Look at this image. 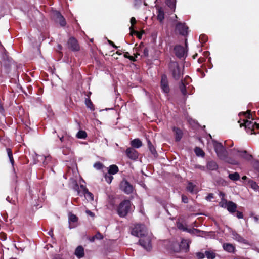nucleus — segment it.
<instances>
[{
	"instance_id": "f257e3e1",
	"label": "nucleus",
	"mask_w": 259,
	"mask_h": 259,
	"mask_svg": "<svg viewBox=\"0 0 259 259\" xmlns=\"http://www.w3.org/2000/svg\"><path fill=\"white\" fill-rule=\"evenodd\" d=\"M132 209L131 203L130 200H125L121 202L118 208V213L120 217H124L130 212Z\"/></svg>"
},
{
	"instance_id": "f03ea898",
	"label": "nucleus",
	"mask_w": 259,
	"mask_h": 259,
	"mask_svg": "<svg viewBox=\"0 0 259 259\" xmlns=\"http://www.w3.org/2000/svg\"><path fill=\"white\" fill-rule=\"evenodd\" d=\"M213 146L218 157L222 160H225L227 157V152L221 143L217 141H212Z\"/></svg>"
},
{
	"instance_id": "7ed1b4c3",
	"label": "nucleus",
	"mask_w": 259,
	"mask_h": 259,
	"mask_svg": "<svg viewBox=\"0 0 259 259\" xmlns=\"http://www.w3.org/2000/svg\"><path fill=\"white\" fill-rule=\"evenodd\" d=\"M169 68L172 76L176 79H178L182 74V71L178 63L176 62H171L169 64Z\"/></svg>"
},
{
	"instance_id": "20e7f679",
	"label": "nucleus",
	"mask_w": 259,
	"mask_h": 259,
	"mask_svg": "<svg viewBox=\"0 0 259 259\" xmlns=\"http://www.w3.org/2000/svg\"><path fill=\"white\" fill-rule=\"evenodd\" d=\"M147 232L146 227L142 224H137L135 226L132 230V234L140 237H144Z\"/></svg>"
},
{
	"instance_id": "39448f33",
	"label": "nucleus",
	"mask_w": 259,
	"mask_h": 259,
	"mask_svg": "<svg viewBox=\"0 0 259 259\" xmlns=\"http://www.w3.org/2000/svg\"><path fill=\"white\" fill-rule=\"evenodd\" d=\"M140 245L147 250H150L152 246L151 239L149 236H144L140 238L139 240Z\"/></svg>"
},
{
	"instance_id": "423d86ee",
	"label": "nucleus",
	"mask_w": 259,
	"mask_h": 259,
	"mask_svg": "<svg viewBox=\"0 0 259 259\" xmlns=\"http://www.w3.org/2000/svg\"><path fill=\"white\" fill-rule=\"evenodd\" d=\"M243 123H240V126H244L246 128H248L251 130V134H254V132H253V131L254 130L255 127H256L257 128H259V124H255L254 122H253L252 121H249L247 119H243Z\"/></svg>"
},
{
	"instance_id": "0eeeda50",
	"label": "nucleus",
	"mask_w": 259,
	"mask_h": 259,
	"mask_svg": "<svg viewBox=\"0 0 259 259\" xmlns=\"http://www.w3.org/2000/svg\"><path fill=\"white\" fill-rule=\"evenodd\" d=\"M121 190L125 193L128 194L133 192V187L128 182L126 181H123L120 184Z\"/></svg>"
},
{
	"instance_id": "6e6552de",
	"label": "nucleus",
	"mask_w": 259,
	"mask_h": 259,
	"mask_svg": "<svg viewBox=\"0 0 259 259\" xmlns=\"http://www.w3.org/2000/svg\"><path fill=\"white\" fill-rule=\"evenodd\" d=\"M78 218L76 215L69 212L68 214V222L69 224V228L72 229L76 226V224L77 223Z\"/></svg>"
},
{
	"instance_id": "1a4fd4ad",
	"label": "nucleus",
	"mask_w": 259,
	"mask_h": 259,
	"mask_svg": "<svg viewBox=\"0 0 259 259\" xmlns=\"http://www.w3.org/2000/svg\"><path fill=\"white\" fill-rule=\"evenodd\" d=\"M161 88L163 92L165 93H168L169 91L167 77L164 75H162L161 77Z\"/></svg>"
},
{
	"instance_id": "9d476101",
	"label": "nucleus",
	"mask_w": 259,
	"mask_h": 259,
	"mask_svg": "<svg viewBox=\"0 0 259 259\" xmlns=\"http://www.w3.org/2000/svg\"><path fill=\"white\" fill-rule=\"evenodd\" d=\"M127 156L133 160H135L138 157V153L137 151L132 148H128L126 150Z\"/></svg>"
},
{
	"instance_id": "9b49d317",
	"label": "nucleus",
	"mask_w": 259,
	"mask_h": 259,
	"mask_svg": "<svg viewBox=\"0 0 259 259\" xmlns=\"http://www.w3.org/2000/svg\"><path fill=\"white\" fill-rule=\"evenodd\" d=\"M188 29V28L185 24L179 23L176 25V30L183 35H185L187 34Z\"/></svg>"
},
{
	"instance_id": "f8f14e48",
	"label": "nucleus",
	"mask_w": 259,
	"mask_h": 259,
	"mask_svg": "<svg viewBox=\"0 0 259 259\" xmlns=\"http://www.w3.org/2000/svg\"><path fill=\"white\" fill-rule=\"evenodd\" d=\"M68 47L73 51H77L79 49L77 40L74 38H70L68 41Z\"/></svg>"
},
{
	"instance_id": "ddd939ff",
	"label": "nucleus",
	"mask_w": 259,
	"mask_h": 259,
	"mask_svg": "<svg viewBox=\"0 0 259 259\" xmlns=\"http://www.w3.org/2000/svg\"><path fill=\"white\" fill-rule=\"evenodd\" d=\"M175 52L176 55L179 58H182L184 56L185 54V51L184 48L181 46H177L175 48Z\"/></svg>"
},
{
	"instance_id": "4468645a",
	"label": "nucleus",
	"mask_w": 259,
	"mask_h": 259,
	"mask_svg": "<svg viewBox=\"0 0 259 259\" xmlns=\"http://www.w3.org/2000/svg\"><path fill=\"white\" fill-rule=\"evenodd\" d=\"M189 243L188 240L182 239L180 244V249L185 251H188L189 248Z\"/></svg>"
},
{
	"instance_id": "2eb2a0df",
	"label": "nucleus",
	"mask_w": 259,
	"mask_h": 259,
	"mask_svg": "<svg viewBox=\"0 0 259 259\" xmlns=\"http://www.w3.org/2000/svg\"><path fill=\"white\" fill-rule=\"evenodd\" d=\"M226 209L230 213L235 212L237 209V205L232 201H229Z\"/></svg>"
},
{
	"instance_id": "dca6fc26",
	"label": "nucleus",
	"mask_w": 259,
	"mask_h": 259,
	"mask_svg": "<svg viewBox=\"0 0 259 259\" xmlns=\"http://www.w3.org/2000/svg\"><path fill=\"white\" fill-rule=\"evenodd\" d=\"M75 255L79 258L84 256V249L81 246H78L75 251Z\"/></svg>"
},
{
	"instance_id": "f3484780",
	"label": "nucleus",
	"mask_w": 259,
	"mask_h": 259,
	"mask_svg": "<svg viewBox=\"0 0 259 259\" xmlns=\"http://www.w3.org/2000/svg\"><path fill=\"white\" fill-rule=\"evenodd\" d=\"M55 15L56 16L57 21L60 23L61 26H65L66 22L63 17L58 12H55Z\"/></svg>"
},
{
	"instance_id": "a211bd4d",
	"label": "nucleus",
	"mask_w": 259,
	"mask_h": 259,
	"mask_svg": "<svg viewBox=\"0 0 259 259\" xmlns=\"http://www.w3.org/2000/svg\"><path fill=\"white\" fill-rule=\"evenodd\" d=\"M132 146L136 148H139L142 145V143L139 139H135L131 141Z\"/></svg>"
},
{
	"instance_id": "6ab92c4d",
	"label": "nucleus",
	"mask_w": 259,
	"mask_h": 259,
	"mask_svg": "<svg viewBox=\"0 0 259 259\" xmlns=\"http://www.w3.org/2000/svg\"><path fill=\"white\" fill-rule=\"evenodd\" d=\"M76 189L77 194L79 196H82L83 194H84L85 191L88 190L86 187L83 185H80V186L76 185Z\"/></svg>"
},
{
	"instance_id": "aec40b11",
	"label": "nucleus",
	"mask_w": 259,
	"mask_h": 259,
	"mask_svg": "<svg viewBox=\"0 0 259 259\" xmlns=\"http://www.w3.org/2000/svg\"><path fill=\"white\" fill-rule=\"evenodd\" d=\"M247 184L254 191H257L259 190V186L255 182L249 179L248 180Z\"/></svg>"
},
{
	"instance_id": "412c9836",
	"label": "nucleus",
	"mask_w": 259,
	"mask_h": 259,
	"mask_svg": "<svg viewBox=\"0 0 259 259\" xmlns=\"http://www.w3.org/2000/svg\"><path fill=\"white\" fill-rule=\"evenodd\" d=\"M223 247L225 250L229 252H233L235 249V247L230 243H224Z\"/></svg>"
},
{
	"instance_id": "4be33fe9",
	"label": "nucleus",
	"mask_w": 259,
	"mask_h": 259,
	"mask_svg": "<svg viewBox=\"0 0 259 259\" xmlns=\"http://www.w3.org/2000/svg\"><path fill=\"white\" fill-rule=\"evenodd\" d=\"M157 19L161 22L164 19V13L162 8H158L157 9Z\"/></svg>"
},
{
	"instance_id": "5701e85b",
	"label": "nucleus",
	"mask_w": 259,
	"mask_h": 259,
	"mask_svg": "<svg viewBox=\"0 0 259 259\" xmlns=\"http://www.w3.org/2000/svg\"><path fill=\"white\" fill-rule=\"evenodd\" d=\"M173 131L175 134L176 141H180L182 137V131L176 127H174Z\"/></svg>"
},
{
	"instance_id": "b1692460",
	"label": "nucleus",
	"mask_w": 259,
	"mask_h": 259,
	"mask_svg": "<svg viewBox=\"0 0 259 259\" xmlns=\"http://www.w3.org/2000/svg\"><path fill=\"white\" fill-rule=\"evenodd\" d=\"M137 49L139 52L143 50L142 56L145 57H147L148 56V50L147 48L144 47L143 44L141 43L139 45V48Z\"/></svg>"
},
{
	"instance_id": "393cba45",
	"label": "nucleus",
	"mask_w": 259,
	"mask_h": 259,
	"mask_svg": "<svg viewBox=\"0 0 259 259\" xmlns=\"http://www.w3.org/2000/svg\"><path fill=\"white\" fill-rule=\"evenodd\" d=\"M207 167L209 170H214L217 169L218 166L215 162L211 161L208 162L207 164Z\"/></svg>"
},
{
	"instance_id": "a878e982",
	"label": "nucleus",
	"mask_w": 259,
	"mask_h": 259,
	"mask_svg": "<svg viewBox=\"0 0 259 259\" xmlns=\"http://www.w3.org/2000/svg\"><path fill=\"white\" fill-rule=\"evenodd\" d=\"M118 171V168L115 165H112L109 167L108 170L109 174L114 175Z\"/></svg>"
},
{
	"instance_id": "bb28decb",
	"label": "nucleus",
	"mask_w": 259,
	"mask_h": 259,
	"mask_svg": "<svg viewBox=\"0 0 259 259\" xmlns=\"http://www.w3.org/2000/svg\"><path fill=\"white\" fill-rule=\"evenodd\" d=\"M233 238L234 240L239 242H244L245 240L239 235H238L236 232H233L232 233Z\"/></svg>"
},
{
	"instance_id": "cd10ccee",
	"label": "nucleus",
	"mask_w": 259,
	"mask_h": 259,
	"mask_svg": "<svg viewBox=\"0 0 259 259\" xmlns=\"http://www.w3.org/2000/svg\"><path fill=\"white\" fill-rule=\"evenodd\" d=\"M76 137L78 139H85L87 137V134L84 131L80 130L76 134Z\"/></svg>"
},
{
	"instance_id": "c85d7f7f",
	"label": "nucleus",
	"mask_w": 259,
	"mask_h": 259,
	"mask_svg": "<svg viewBox=\"0 0 259 259\" xmlns=\"http://www.w3.org/2000/svg\"><path fill=\"white\" fill-rule=\"evenodd\" d=\"M229 178L232 181L238 180L240 178V176L238 172H234L229 175Z\"/></svg>"
},
{
	"instance_id": "c756f323",
	"label": "nucleus",
	"mask_w": 259,
	"mask_h": 259,
	"mask_svg": "<svg viewBox=\"0 0 259 259\" xmlns=\"http://www.w3.org/2000/svg\"><path fill=\"white\" fill-rule=\"evenodd\" d=\"M176 0H166V5L171 9L175 10Z\"/></svg>"
},
{
	"instance_id": "7c9ffc66",
	"label": "nucleus",
	"mask_w": 259,
	"mask_h": 259,
	"mask_svg": "<svg viewBox=\"0 0 259 259\" xmlns=\"http://www.w3.org/2000/svg\"><path fill=\"white\" fill-rule=\"evenodd\" d=\"M83 195L84 196L85 198L87 199L88 201H93L94 199V196L88 190L85 191L84 194H83Z\"/></svg>"
},
{
	"instance_id": "2f4dec72",
	"label": "nucleus",
	"mask_w": 259,
	"mask_h": 259,
	"mask_svg": "<svg viewBox=\"0 0 259 259\" xmlns=\"http://www.w3.org/2000/svg\"><path fill=\"white\" fill-rule=\"evenodd\" d=\"M205 254L208 259H214L215 257V253L210 251H206Z\"/></svg>"
},
{
	"instance_id": "473e14b6",
	"label": "nucleus",
	"mask_w": 259,
	"mask_h": 259,
	"mask_svg": "<svg viewBox=\"0 0 259 259\" xmlns=\"http://www.w3.org/2000/svg\"><path fill=\"white\" fill-rule=\"evenodd\" d=\"M139 55H140V53L139 52H136L135 57L129 55L128 53H126V54L124 55L126 58H127L133 61H135L136 60V58H137V56Z\"/></svg>"
},
{
	"instance_id": "72a5a7b5",
	"label": "nucleus",
	"mask_w": 259,
	"mask_h": 259,
	"mask_svg": "<svg viewBox=\"0 0 259 259\" xmlns=\"http://www.w3.org/2000/svg\"><path fill=\"white\" fill-rule=\"evenodd\" d=\"M196 154L198 156H204V153L203 150L200 148L196 147L195 149Z\"/></svg>"
},
{
	"instance_id": "f704fd0d",
	"label": "nucleus",
	"mask_w": 259,
	"mask_h": 259,
	"mask_svg": "<svg viewBox=\"0 0 259 259\" xmlns=\"http://www.w3.org/2000/svg\"><path fill=\"white\" fill-rule=\"evenodd\" d=\"M195 186L192 183H189L187 187V189L188 191H190L191 193H194L196 192L195 189Z\"/></svg>"
},
{
	"instance_id": "c9c22d12",
	"label": "nucleus",
	"mask_w": 259,
	"mask_h": 259,
	"mask_svg": "<svg viewBox=\"0 0 259 259\" xmlns=\"http://www.w3.org/2000/svg\"><path fill=\"white\" fill-rule=\"evenodd\" d=\"M240 155L247 160H249L251 158V155L247 153L245 151L241 152Z\"/></svg>"
},
{
	"instance_id": "e433bc0d",
	"label": "nucleus",
	"mask_w": 259,
	"mask_h": 259,
	"mask_svg": "<svg viewBox=\"0 0 259 259\" xmlns=\"http://www.w3.org/2000/svg\"><path fill=\"white\" fill-rule=\"evenodd\" d=\"M229 203V201H227L225 199H222L220 202H219V206L221 207L226 208L228 204Z\"/></svg>"
},
{
	"instance_id": "4c0bfd02",
	"label": "nucleus",
	"mask_w": 259,
	"mask_h": 259,
	"mask_svg": "<svg viewBox=\"0 0 259 259\" xmlns=\"http://www.w3.org/2000/svg\"><path fill=\"white\" fill-rule=\"evenodd\" d=\"M85 103L86 106L91 109V110H93V105L91 102V101L89 99H85Z\"/></svg>"
},
{
	"instance_id": "58836bf2",
	"label": "nucleus",
	"mask_w": 259,
	"mask_h": 259,
	"mask_svg": "<svg viewBox=\"0 0 259 259\" xmlns=\"http://www.w3.org/2000/svg\"><path fill=\"white\" fill-rule=\"evenodd\" d=\"M7 153H8V156H9V159H10V161L11 163H12V164L13 165L14 160H13V156H12V152L11 150V149H7Z\"/></svg>"
},
{
	"instance_id": "ea45409f",
	"label": "nucleus",
	"mask_w": 259,
	"mask_h": 259,
	"mask_svg": "<svg viewBox=\"0 0 259 259\" xmlns=\"http://www.w3.org/2000/svg\"><path fill=\"white\" fill-rule=\"evenodd\" d=\"M180 89H181V91L182 93V94L184 95H186V86L184 85V83L183 82H182V84L180 86Z\"/></svg>"
},
{
	"instance_id": "a19ab883",
	"label": "nucleus",
	"mask_w": 259,
	"mask_h": 259,
	"mask_svg": "<svg viewBox=\"0 0 259 259\" xmlns=\"http://www.w3.org/2000/svg\"><path fill=\"white\" fill-rule=\"evenodd\" d=\"M102 164L99 162H97L94 164V167L96 169H100L102 168Z\"/></svg>"
},
{
	"instance_id": "79ce46f5",
	"label": "nucleus",
	"mask_w": 259,
	"mask_h": 259,
	"mask_svg": "<svg viewBox=\"0 0 259 259\" xmlns=\"http://www.w3.org/2000/svg\"><path fill=\"white\" fill-rule=\"evenodd\" d=\"M105 178L107 183H110L113 179V177L110 175L106 174L105 176Z\"/></svg>"
},
{
	"instance_id": "37998d69",
	"label": "nucleus",
	"mask_w": 259,
	"mask_h": 259,
	"mask_svg": "<svg viewBox=\"0 0 259 259\" xmlns=\"http://www.w3.org/2000/svg\"><path fill=\"white\" fill-rule=\"evenodd\" d=\"M51 156L50 155H48L45 157V160L44 161V164H48V162L51 160Z\"/></svg>"
},
{
	"instance_id": "c03bdc74",
	"label": "nucleus",
	"mask_w": 259,
	"mask_h": 259,
	"mask_svg": "<svg viewBox=\"0 0 259 259\" xmlns=\"http://www.w3.org/2000/svg\"><path fill=\"white\" fill-rule=\"evenodd\" d=\"M94 236H95V238L97 239H102L103 238V235L99 233H98Z\"/></svg>"
},
{
	"instance_id": "a18cd8bd",
	"label": "nucleus",
	"mask_w": 259,
	"mask_h": 259,
	"mask_svg": "<svg viewBox=\"0 0 259 259\" xmlns=\"http://www.w3.org/2000/svg\"><path fill=\"white\" fill-rule=\"evenodd\" d=\"M197 256L199 259H203L205 257V255L203 253L198 252L197 253Z\"/></svg>"
},
{
	"instance_id": "49530a36",
	"label": "nucleus",
	"mask_w": 259,
	"mask_h": 259,
	"mask_svg": "<svg viewBox=\"0 0 259 259\" xmlns=\"http://www.w3.org/2000/svg\"><path fill=\"white\" fill-rule=\"evenodd\" d=\"M182 201L185 203H187L188 202V198L184 195H182Z\"/></svg>"
},
{
	"instance_id": "de8ad7c7",
	"label": "nucleus",
	"mask_w": 259,
	"mask_h": 259,
	"mask_svg": "<svg viewBox=\"0 0 259 259\" xmlns=\"http://www.w3.org/2000/svg\"><path fill=\"white\" fill-rule=\"evenodd\" d=\"M237 217L238 219H242L243 218V215L242 212L238 211L236 214Z\"/></svg>"
},
{
	"instance_id": "09e8293b",
	"label": "nucleus",
	"mask_w": 259,
	"mask_h": 259,
	"mask_svg": "<svg viewBox=\"0 0 259 259\" xmlns=\"http://www.w3.org/2000/svg\"><path fill=\"white\" fill-rule=\"evenodd\" d=\"M134 33H136L137 35V36L140 39L141 38L142 34H143V32H139L137 31H134Z\"/></svg>"
},
{
	"instance_id": "8fccbe9b",
	"label": "nucleus",
	"mask_w": 259,
	"mask_h": 259,
	"mask_svg": "<svg viewBox=\"0 0 259 259\" xmlns=\"http://www.w3.org/2000/svg\"><path fill=\"white\" fill-rule=\"evenodd\" d=\"M131 23L132 25L135 24L136 22V19L134 17H132L130 20Z\"/></svg>"
},
{
	"instance_id": "3c124183",
	"label": "nucleus",
	"mask_w": 259,
	"mask_h": 259,
	"mask_svg": "<svg viewBox=\"0 0 259 259\" xmlns=\"http://www.w3.org/2000/svg\"><path fill=\"white\" fill-rule=\"evenodd\" d=\"M193 233H195V234H197L199 236H200L201 234H200V231L197 229H194L193 231Z\"/></svg>"
},
{
	"instance_id": "603ef678",
	"label": "nucleus",
	"mask_w": 259,
	"mask_h": 259,
	"mask_svg": "<svg viewBox=\"0 0 259 259\" xmlns=\"http://www.w3.org/2000/svg\"><path fill=\"white\" fill-rule=\"evenodd\" d=\"M86 213H87L88 215H90V216H91V217H94V214L92 212H91V211H90V210H87V211H86Z\"/></svg>"
},
{
	"instance_id": "864d4df0",
	"label": "nucleus",
	"mask_w": 259,
	"mask_h": 259,
	"mask_svg": "<svg viewBox=\"0 0 259 259\" xmlns=\"http://www.w3.org/2000/svg\"><path fill=\"white\" fill-rule=\"evenodd\" d=\"M228 163L232 164H237L238 162L235 160L233 161H227Z\"/></svg>"
},
{
	"instance_id": "5fc2aeb1",
	"label": "nucleus",
	"mask_w": 259,
	"mask_h": 259,
	"mask_svg": "<svg viewBox=\"0 0 259 259\" xmlns=\"http://www.w3.org/2000/svg\"><path fill=\"white\" fill-rule=\"evenodd\" d=\"M108 42H109V44H110L111 45H112L113 47H114V48H117V46H115L112 41H110V40H109V41H108Z\"/></svg>"
},
{
	"instance_id": "6e6d98bb",
	"label": "nucleus",
	"mask_w": 259,
	"mask_h": 259,
	"mask_svg": "<svg viewBox=\"0 0 259 259\" xmlns=\"http://www.w3.org/2000/svg\"><path fill=\"white\" fill-rule=\"evenodd\" d=\"M7 201H8L10 203H12L11 200L10 199V197L8 196L6 198Z\"/></svg>"
},
{
	"instance_id": "4d7b16f0",
	"label": "nucleus",
	"mask_w": 259,
	"mask_h": 259,
	"mask_svg": "<svg viewBox=\"0 0 259 259\" xmlns=\"http://www.w3.org/2000/svg\"><path fill=\"white\" fill-rule=\"evenodd\" d=\"M178 227L180 229H183V228L182 227V225L181 224H178L177 225Z\"/></svg>"
},
{
	"instance_id": "13d9d810",
	"label": "nucleus",
	"mask_w": 259,
	"mask_h": 259,
	"mask_svg": "<svg viewBox=\"0 0 259 259\" xmlns=\"http://www.w3.org/2000/svg\"><path fill=\"white\" fill-rule=\"evenodd\" d=\"M95 239H96V238H95V236H94V237H93L90 239V241H91V242H93V241H94V240H95Z\"/></svg>"
},
{
	"instance_id": "bf43d9fd",
	"label": "nucleus",
	"mask_w": 259,
	"mask_h": 259,
	"mask_svg": "<svg viewBox=\"0 0 259 259\" xmlns=\"http://www.w3.org/2000/svg\"><path fill=\"white\" fill-rule=\"evenodd\" d=\"M244 114L245 115V116L247 117H248L249 118H250L249 116H250V114L249 113H244Z\"/></svg>"
},
{
	"instance_id": "052dcab7",
	"label": "nucleus",
	"mask_w": 259,
	"mask_h": 259,
	"mask_svg": "<svg viewBox=\"0 0 259 259\" xmlns=\"http://www.w3.org/2000/svg\"><path fill=\"white\" fill-rule=\"evenodd\" d=\"M247 179V178L246 176H243L242 178V179L243 180H246Z\"/></svg>"
},
{
	"instance_id": "680f3d73",
	"label": "nucleus",
	"mask_w": 259,
	"mask_h": 259,
	"mask_svg": "<svg viewBox=\"0 0 259 259\" xmlns=\"http://www.w3.org/2000/svg\"><path fill=\"white\" fill-rule=\"evenodd\" d=\"M48 233H49V234L50 235L52 236V235H53V231H50Z\"/></svg>"
},
{
	"instance_id": "e2e57ef3",
	"label": "nucleus",
	"mask_w": 259,
	"mask_h": 259,
	"mask_svg": "<svg viewBox=\"0 0 259 259\" xmlns=\"http://www.w3.org/2000/svg\"><path fill=\"white\" fill-rule=\"evenodd\" d=\"M205 37V35H201L200 36V38H203V37Z\"/></svg>"
},
{
	"instance_id": "0e129e2a",
	"label": "nucleus",
	"mask_w": 259,
	"mask_h": 259,
	"mask_svg": "<svg viewBox=\"0 0 259 259\" xmlns=\"http://www.w3.org/2000/svg\"><path fill=\"white\" fill-rule=\"evenodd\" d=\"M62 139H63V137H61V138H60V140H61V141H62Z\"/></svg>"
}]
</instances>
